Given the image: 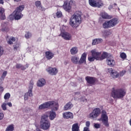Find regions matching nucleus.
Returning a JSON list of instances; mask_svg holds the SVG:
<instances>
[{
	"mask_svg": "<svg viewBox=\"0 0 131 131\" xmlns=\"http://www.w3.org/2000/svg\"><path fill=\"white\" fill-rule=\"evenodd\" d=\"M13 48H14V50H15V51H17V50H18V49L20 48V45L18 43L15 44L13 46Z\"/></svg>",
	"mask_w": 131,
	"mask_h": 131,
	"instance_id": "obj_43",
	"label": "nucleus"
},
{
	"mask_svg": "<svg viewBox=\"0 0 131 131\" xmlns=\"http://www.w3.org/2000/svg\"><path fill=\"white\" fill-rule=\"evenodd\" d=\"M99 120H101L105 126H109V123H108V116H107V113H106V111L104 110L101 112V117Z\"/></svg>",
	"mask_w": 131,
	"mask_h": 131,
	"instance_id": "obj_7",
	"label": "nucleus"
},
{
	"mask_svg": "<svg viewBox=\"0 0 131 131\" xmlns=\"http://www.w3.org/2000/svg\"><path fill=\"white\" fill-rule=\"evenodd\" d=\"M46 71L48 72L50 75H57L58 74V69L56 68H48L46 69Z\"/></svg>",
	"mask_w": 131,
	"mask_h": 131,
	"instance_id": "obj_14",
	"label": "nucleus"
},
{
	"mask_svg": "<svg viewBox=\"0 0 131 131\" xmlns=\"http://www.w3.org/2000/svg\"><path fill=\"white\" fill-rule=\"evenodd\" d=\"M81 12L76 11L70 19V25L73 28H77L81 24Z\"/></svg>",
	"mask_w": 131,
	"mask_h": 131,
	"instance_id": "obj_2",
	"label": "nucleus"
},
{
	"mask_svg": "<svg viewBox=\"0 0 131 131\" xmlns=\"http://www.w3.org/2000/svg\"><path fill=\"white\" fill-rule=\"evenodd\" d=\"M75 97H79V96H80V92H78L75 93Z\"/></svg>",
	"mask_w": 131,
	"mask_h": 131,
	"instance_id": "obj_54",
	"label": "nucleus"
},
{
	"mask_svg": "<svg viewBox=\"0 0 131 131\" xmlns=\"http://www.w3.org/2000/svg\"><path fill=\"white\" fill-rule=\"evenodd\" d=\"M94 126L95 128H100V127H101V125H100V124L96 123L94 124Z\"/></svg>",
	"mask_w": 131,
	"mask_h": 131,
	"instance_id": "obj_53",
	"label": "nucleus"
},
{
	"mask_svg": "<svg viewBox=\"0 0 131 131\" xmlns=\"http://www.w3.org/2000/svg\"><path fill=\"white\" fill-rule=\"evenodd\" d=\"M68 4L71 6V8L75 5V2L73 0H71L69 2H68Z\"/></svg>",
	"mask_w": 131,
	"mask_h": 131,
	"instance_id": "obj_42",
	"label": "nucleus"
},
{
	"mask_svg": "<svg viewBox=\"0 0 131 131\" xmlns=\"http://www.w3.org/2000/svg\"><path fill=\"white\" fill-rule=\"evenodd\" d=\"M24 111V112H26V113H30V111H31V109L29 107H26Z\"/></svg>",
	"mask_w": 131,
	"mask_h": 131,
	"instance_id": "obj_47",
	"label": "nucleus"
},
{
	"mask_svg": "<svg viewBox=\"0 0 131 131\" xmlns=\"http://www.w3.org/2000/svg\"><path fill=\"white\" fill-rule=\"evenodd\" d=\"M85 60H86V53H84L82 54L81 57L79 60V64H82V63H85Z\"/></svg>",
	"mask_w": 131,
	"mask_h": 131,
	"instance_id": "obj_21",
	"label": "nucleus"
},
{
	"mask_svg": "<svg viewBox=\"0 0 131 131\" xmlns=\"http://www.w3.org/2000/svg\"><path fill=\"white\" fill-rule=\"evenodd\" d=\"M0 4L4 5V0H0Z\"/></svg>",
	"mask_w": 131,
	"mask_h": 131,
	"instance_id": "obj_57",
	"label": "nucleus"
},
{
	"mask_svg": "<svg viewBox=\"0 0 131 131\" xmlns=\"http://www.w3.org/2000/svg\"><path fill=\"white\" fill-rule=\"evenodd\" d=\"M62 116L63 118H65L66 119H69V118L73 119V114H72L71 112H66L63 114Z\"/></svg>",
	"mask_w": 131,
	"mask_h": 131,
	"instance_id": "obj_15",
	"label": "nucleus"
},
{
	"mask_svg": "<svg viewBox=\"0 0 131 131\" xmlns=\"http://www.w3.org/2000/svg\"><path fill=\"white\" fill-rule=\"evenodd\" d=\"M11 98V94L9 93H6L4 95L5 100H9Z\"/></svg>",
	"mask_w": 131,
	"mask_h": 131,
	"instance_id": "obj_39",
	"label": "nucleus"
},
{
	"mask_svg": "<svg viewBox=\"0 0 131 131\" xmlns=\"http://www.w3.org/2000/svg\"><path fill=\"white\" fill-rule=\"evenodd\" d=\"M102 34L104 37H107V36H108V35H110V34H111V32L107 31H104L102 32Z\"/></svg>",
	"mask_w": 131,
	"mask_h": 131,
	"instance_id": "obj_37",
	"label": "nucleus"
},
{
	"mask_svg": "<svg viewBox=\"0 0 131 131\" xmlns=\"http://www.w3.org/2000/svg\"><path fill=\"white\" fill-rule=\"evenodd\" d=\"M71 55H76V54L78 52V49L77 47H73L70 50Z\"/></svg>",
	"mask_w": 131,
	"mask_h": 131,
	"instance_id": "obj_28",
	"label": "nucleus"
},
{
	"mask_svg": "<svg viewBox=\"0 0 131 131\" xmlns=\"http://www.w3.org/2000/svg\"><path fill=\"white\" fill-rule=\"evenodd\" d=\"M24 5H20L15 10V11L9 16L10 20H20L21 18L23 17L22 14V11L24 10Z\"/></svg>",
	"mask_w": 131,
	"mask_h": 131,
	"instance_id": "obj_3",
	"label": "nucleus"
},
{
	"mask_svg": "<svg viewBox=\"0 0 131 131\" xmlns=\"http://www.w3.org/2000/svg\"><path fill=\"white\" fill-rule=\"evenodd\" d=\"M85 125H86V127H88V128H90V125H91V122H90V121H86L85 122Z\"/></svg>",
	"mask_w": 131,
	"mask_h": 131,
	"instance_id": "obj_51",
	"label": "nucleus"
},
{
	"mask_svg": "<svg viewBox=\"0 0 131 131\" xmlns=\"http://www.w3.org/2000/svg\"><path fill=\"white\" fill-rule=\"evenodd\" d=\"M4 54V49L2 46H0V57H2L3 56V54Z\"/></svg>",
	"mask_w": 131,
	"mask_h": 131,
	"instance_id": "obj_49",
	"label": "nucleus"
},
{
	"mask_svg": "<svg viewBox=\"0 0 131 131\" xmlns=\"http://www.w3.org/2000/svg\"><path fill=\"white\" fill-rule=\"evenodd\" d=\"M56 16L57 18H61L62 16V12L61 11H57L56 13H54L53 17L56 18Z\"/></svg>",
	"mask_w": 131,
	"mask_h": 131,
	"instance_id": "obj_33",
	"label": "nucleus"
},
{
	"mask_svg": "<svg viewBox=\"0 0 131 131\" xmlns=\"http://www.w3.org/2000/svg\"><path fill=\"white\" fill-rule=\"evenodd\" d=\"M118 10H120V9H119V8H118Z\"/></svg>",
	"mask_w": 131,
	"mask_h": 131,
	"instance_id": "obj_64",
	"label": "nucleus"
},
{
	"mask_svg": "<svg viewBox=\"0 0 131 131\" xmlns=\"http://www.w3.org/2000/svg\"><path fill=\"white\" fill-rule=\"evenodd\" d=\"M108 56H109V55H108V53L107 52H103L101 56H100L99 61L104 60V59H106V58H107Z\"/></svg>",
	"mask_w": 131,
	"mask_h": 131,
	"instance_id": "obj_31",
	"label": "nucleus"
},
{
	"mask_svg": "<svg viewBox=\"0 0 131 131\" xmlns=\"http://www.w3.org/2000/svg\"><path fill=\"white\" fill-rule=\"evenodd\" d=\"M103 28H104V29H107L108 28H111L110 24L109 23V21H105V23H103Z\"/></svg>",
	"mask_w": 131,
	"mask_h": 131,
	"instance_id": "obj_32",
	"label": "nucleus"
},
{
	"mask_svg": "<svg viewBox=\"0 0 131 131\" xmlns=\"http://www.w3.org/2000/svg\"><path fill=\"white\" fill-rule=\"evenodd\" d=\"M6 104L8 105V106H9V107H12L13 106L11 102H8L6 103Z\"/></svg>",
	"mask_w": 131,
	"mask_h": 131,
	"instance_id": "obj_56",
	"label": "nucleus"
},
{
	"mask_svg": "<svg viewBox=\"0 0 131 131\" xmlns=\"http://www.w3.org/2000/svg\"><path fill=\"white\" fill-rule=\"evenodd\" d=\"M31 36H32V35L31 34V33H30V32H27L25 34V37L27 39H28V38H30V37H31Z\"/></svg>",
	"mask_w": 131,
	"mask_h": 131,
	"instance_id": "obj_41",
	"label": "nucleus"
},
{
	"mask_svg": "<svg viewBox=\"0 0 131 131\" xmlns=\"http://www.w3.org/2000/svg\"><path fill=\"white\" fill-rule=\"evenodd\" d=\"M35 5L37 8H38L39 9L41 8V3H40V1H36L35 3Z\"/></svg>",
	"mask_w": 131,
	"mask_h": 131,
	"instance_id": "obj_40",
	"label": "nucleus"
},
{
	"mask_svg": "<svg viewBox=\"0 0 131 131\" xmlns=\"http://www.w3.org/2000/svg\"><path fill=\"white\" fill-rule=\"evenodd\" d=\"M63 8L67 12H70L71 10V6H70L68 4V1H66L64 2V4L63 5Z\"/></svg>",
	"mask_w": 131,
	"mask_h": 131,
	"instance_id": "obj_17",
	"label": "nucleus"
},
{
	"mask_svg": "<svg viewBox=\"0 0 131 131\" xmlns=\"http://www.w3.org/2000/svg\"><path fill=\"white\" fill-rule=\"evenodd\" d=\"M28 67L29 66L27 64L25 66L21 64V68L20 69H21V70H25L27 69V68H28Z\"/></svg>",
	"mask_w": 131,
	"mask_h": 131,
	"instance_id": "obj_48",
	"label": "nucleus"
},
{
	"mask_svg": "<svg viewBox=\"0 0 131 131\" xmlns=\"http://www.w3.org/2000/svg\"><path fill=\"white\" fill-rule=\"evenodd\" d=\"M15 41H16V38L15 37H11L7 41V43L8 45H13Z\"/></svg>",
	"mask_w": 131,
	"mask_h": 131,
	"instance_id": "obj_30",
	"label": "nucleus"
},
{
	"mask_svg": "<svg viewBox=\"0 0 131 131\" xmlns=\"http://www.w3.org/2000/svg\"><path fill=\"white\" fill-rule=\"evenodd\" d=\"M72 131H80L79 124L78 123L73 124L72 127Z\"/></svg>",
	"mask_w": 131,
	"mask_h": 131,
	"instance_id": "obj_26",
	"label": "nucleus"
},
{
	"mask_svg": "<svg viewBox=\"0 0 131 131\" xmlns=\"http://www.w3.org/2000/svg\"><path fill=\"white\" fill-rule=\"evenodd\" d=\"M48 118L49 116L47 114L43 115L41 117L40 127L41 128L44 130L49 129L50 126H51V123H50Z\"/></svg>",
	"mask_w": 131,
	"mask_h": 131,
	"instance_id": "obj_5",
	"label": "nucleus"
},
{
	"mask_svg": "<svg viewBox=\"0 0 131 131\" xmlns=\"http://www.w3.org/2000/svg\"><path fill=\"white\" fill-rule=\"evenodd\" d=\"M89 5L91 7L100 8L104 4H103V1L101 0H89Z\"/></svg>",
	"mask_w": 131,
	"mask_h": 131,
	"instance_id": "obj_8",
	"label": "nucleus"
},
{
	"mask_svg": "<svg viewBox=\"0 0 131 131\" xmlns=\"http://www.w3.org/2000/svg\"><path fill=\"white\" fill-rule=\"evenodd\" d=\"M33 94H32V90H29L28 93H26L25 96H24V99L25 101L27 100H28L29 97H32Z\"/></svg>",
	"mask_w": 131,
	"mask_h": 131,
	"instance_id": "obj_25",
	"label": "nucleus"
},
{
	"mask_svg": "<svg viewBox=\"0 0 131 131\" xmlns=\"http://www.w3.org/2000/svg\"><path fill=\"white\" fill-rule=\"evenodd\" d=\"M115 6H116V4H114Z\"/></svg>",
	"mask_w": 131,
	"mask_h": 131,
	"instance_id": "obj_63",
	"label": "nucleus"
},
{
	"mask_svg": "<svg viewBox=\"0 0 131 131\" xmlns=\"http://www.w3.org/2000/svg\"><path fill=\"white\" fill-rule=\"evenodd\" d=\"M71 60L73 64H78L79 62V57L76 56H73L71 57Z\"/></svg>",
	"mask_w": 131,
	"mask_h": 131,
	"instance_id": "obj_22",
	"label": "nucleus"
},
{
	"mask_svg": "<svg viewBox=\"0 0 131 131\" xmlns=\"http://www.w3.org/2000/svg\"><path fill=\"white\" fill-rule=\"evenodd\" d=\"M59 36H61L66 40H71L72 38L71 34L67 32H61Z\"/></svg>",
	"mask_w": 131,
	"mask_h": 131,
	"instance_id": "obj_11",
	"label": "nucleus"
},
{
	"mask_svg": "<svg viewBox=\"0 0 131 131\" xmlns=\"http://www.w3.org/2000/svg\"><path fill=\"white\" fill-rule=\"evenodd\" d=\"M73 107V104L71 103V102H69L66 104V105L64 106V110L67 111V110H70L72 107Z\"/></svg>",
	"mask_w": 131,
	"mask_h": 131,
	"instance_id": "obj_23",
	"label": "nucleus"
},
{
	"mask_svg": "<svg viewBox=\"0 0 131 131\" xmlns=\"http://www.w3.org/2000/svg\"><path fill=\"white\" fill-rule=\"evenodd\" d=\"M114 131H120L119 130L115 129Z\"/></svg>",
	"mask_w": 131,
	"mask_h": 131,
	"instance_id": "obj_61",
	"label": "nucleus"
},
{
	"mask_svg": "<svg viewBox=\"0 0 131 131\" xmlns=\"http://www.w3.org/2000/svg\"><path fill=\"white\" fill-rule=\"evenodd\" d=\"M100 15L103 19H110L111 18L106 12H102Z\"/></svg>",
	"mask_w": 131,
	"mask_h": 131,
	"instance_id": "obj_29",
	"label": "nucleus"
},
{
	"mask_svg": "<svg viewBox=\"0 0 131 131\" xmlns=\"http://www.w3.org/2000/svg\"><path fill=\"white\" fill-rule=\"evenodd\" d=\"M108 23H110V26L111 27H114L115 25L118 24V19L117 18H113L112 19H111L110 20H108Z\"/></svg>",
	"mask_w": 131,
	"mask_h": 131,
	"instance_id": "obj_18",
	"label": "nucleus"
},
{
	"mask_svg": "<svg viewBox=\"0 0 131 131\" xmlns=\"http://www.w3.org/2000/svg\"><path fill=\"white\" fill-rule=\"evenodd\" d=\"M106 64L111 67H113L115 66L114 57H113L111 55H108V57L106 58Z\"/></svg>",
	"mask_w": 131,
	"mask_h": 131,
	"instance_id": "obj_10",
	"label": "nucleus"
},
{
	"mask_svg": "<svg viewBox=\"0 0 131 131\" xmlns=\"http://www.w3.org/2000/svg\"><path fill=\"white\" fill-rule=\"evenodd\" d=\"M125 70H123L121 72H120L119 73V77H121L122 76H123V75H124L125 74Z\"/></svg>",
	"mask_w": 131,
	"mask_h": 131,
	"instance_id": "obj_44",
	"label": "nucleus"
},
{
	"mask_svg": "<svg viewBox=\"0 0 131 131\" xmlns=\"http://www.w3.org/2000/svg\"><path fill=\"white\" fill-rule=\"evenodd\" d=\"M0 18L2 20L6 19V15H5V9L2 7L0 8Z\"/></svg>",
	"mask_w": 131,
	"mask_h": 131,
	"instance_id": "obj_24",
	"label": "nucleus"
},
{
	"mask_svg": "<svg viewBox=\"0 0 131 131\" xmlns=\"http://www.w3.org/2000/svg\"><path fill=\"white\" fill-rule=\"evenodd\" d=\"M16 68H17V69H21V67H22V64L19 63V64H17L15 66Z\"/></svg>",
	"mask_w": 131,
	"mask_h": 131,
	"instance_id": "obj_52",
	"label": "nucleus"
},
{
	"mask_svg": "<svg viewBox=\"0 0 131 131\" xmlns=\"http://www.w3.org/2000/svg\"><path fill=\"white\" fill-rule=\"evenodd\" d=\"M29 91H32V89H33V82H31L29 85Z\"/></svg>",
	"mask_w": 131,
	"mask_h": 131,
	"instance_id": "obj_45",
	"label": "nucleus"
},
{
	"mask_svg": "<svg viewBox=\"0 0 131 131\" xmlns=\"http://www.w3.org/2000/svg\"><path fill=\"white\" fill-rule=\"evenodd\" d=\"M3 102L2 104L1 105V108L2 110H4V111H6L7 110V102Z\"/></svg>",
	"mask_w": 131,
	"mask_h": 131,
	"instance_id": "obj_36",
	"label": "nucleus"
},
{
	"mask_svg": "<svg viewBox=\"0 0 131 131\" xmlns=\"http://www.w3.org/2000/svg\"><path fill=\"white\" fill-rule=\"evenodd\" d=\"M45 84H46V80L43 78L39 79L37 82V85L39 88H41L43 86V85H45Z\"/></svg>",
	"mask_w": 131,
	"mask_h": 131,
	"instance_id": "obj_20",
	"label": "nucleus"
},
{
	"mask_svg": "<svg viewBox=\"0 0 131 131\" xmlns=\"http://www.w3.org/2000/svg\"><path fill=\"white\" fill-rule=\"evenodd\" d=\"M14 2H16L17 3L19 2H21V0H14Z\"/></svg>",
	"mask_w": 131,
	"mask_h": 131,
	"instance_id": "obj_59",
	"label": "nucleus"
},
{
	"mask_svg": "<svg viewBox=\"0 0 131 131\" xmlns=\"http://www.w3.org/2000/svg\"><path fill=\"white\" fill-rule=\"evenodd\" d=\"M41 40V38H39L38 39V41H40Z\"/></svg>",
	"mask_w": 131,
	"mask_h": 131,
	"instance_id": "obj_60",
	"label": "nucleus"
},
{
	"mask_svg": "<svg viewBox=\"0 0 131 131\" xmlns=\"http://www.w3.org/2000/svg\"><path fill=\"white\" fill-rule=\"evenodd\" d=\"M92 56H89L88 60L90 62H93L95 60H100V57L101 56V52H98L96 49L93 50L91 51Z\"/></svg>",
	"mask_w": 131,
	"mask_h": 131,
	"instance_id": "obj_6",
	"label": "nucleus"
},
{
	"mask_svg": "<svg viewBox=\"0 0 131 131\" xmlns=\"http://www.w3.org/2000/svg\"><path fill=\"white\" fill-rule=\"evenodd\" d=\"M45 57L47 60H51L54 58V53L50 51H47L45 53Z\"/></svg>",
	"mask_w": 131,
	"mask_h": 131,
	"instance_id": "obj_19",
	"label": "nucleus"
},
{
	"mask_svg": "<svg viewBox=\"0 0 131 131\" xmlns=\"http://www.w3.org/2000/svg\"><path fill=\"white\" fill-rule=\"evenodd\" d=\"M14 124H12L7 127L6 131H14Z\"/></svg>",
	"mask_w": 131,
	"mask_h": 131,
	"instance_id": "obj_34",
	"label": "nucleus"
},
{
	"mask_svg": "<svg viewBox=\"0 0 131 131\" xmlns=\"http://www.w3.org/2000/svg\"><path fill=\"white\" fill-rule=\"evenodd\" d=\"M6 1L8 2V1H10V0H6Z\"/></svg>",
	"mask_w": 131,
	"mask_h": 131,
	"instance_id": "obj_62",
	"label": "nucleus"
},
{
	"mask_svg": "<svg viewBox=\"0 0 131 131\" xmlns=\"http://www.w3.org/2000/svg\"><path fill=\"white\" fill-rule=\"evenodd\" d=\"M85 80L89 84H94L96 82V78L90 76L86 77Z\"/></svg>",
	"mask_w": 131,
	"mask_h": 131,
	"instance_id": "obj_16",
	"label": "nucleus"
},
{
	"mask_svg": "<svg viewBox=\"0 0 131 131\" xmlns=\"http://www.w3.org/2000/svg\"><path fill=\"white\" fill-rule=\"evenodd\" d=\"M58 107L59 104L57 102L55 101H49L40 105L38 107V109L39 110H43V109L52 108V110L47 112V113L49 114L48 116L49 119H50V120H54L57 117V114H56V112L54 111H58Z\"/></svg>",
	"mask_w": 131,
	"mask_h": 131,
	"instance_id": "obj_1",
	"label": "nucleus"
},
{
	"mask_svg": "<svg viewBox=\"0 0 131 131\" xmlns=\"http://www.w3.org/2000/svg\"><path fill=\"white\" fill-rule=\"evenodd\" d=\"M125 94L126 92L123 89L113 88L111 96L114 99H122L125 96Z\"/></svg>",
	"mask_w": 131,
	"mask_h": 131,
	"instance_id": "obj_4",
	"label": "nucleus"
},
{
	"mask_svg": "<svg viewBox=\"0 0 131 131\" xmlns=\"http://www.w3.org/2000/svg\"><path fill=\"white\" fill-rule=\"evenodd\" d=\"M40 9H41V11H45L46 10V9H45V8H42V7H41V6L40 8Z\"/></svg>",
	"mask_w": 131,
	"mask_h": 131,
	"instance_id": "obj_58",
	"label": "nucleus"
},
{
	"mask_svg": "<svg viewBox=\"0 0 131 131\" xmlns=\"http://www.w3.org/2000/svg\"><path fill=\"white\" fill-rule=\"evenodd\" d=\"M2 84H3V82L0 81V93H3L4 92V87L2 86Z\"/></svg>",
	"mask_w": 131,
	"mask_h": 131,
	"instance_id": "obj_46",
	"label": "nucleus"
},
{
	"mask_svg": "<svg viewBox=\"0 0 131 131\" xmlns=\"http://www.w3.org/2000/svg\"><path fill=\"white\" fill-rule=\"evenodd\" d=\"M79 100L80 102H86V99L84 97H81Z\"/></svg>",
	"mask_w": 131,
	"mask_h": 131,
	"instance_id": "obj_50",
	"label": "nucleus"
},
{
	"mask_svg": "<svg viewBox=\"0 0 131 131\" xmlns=\"http://www.w3.org/2000/svg\"><path fill=\"white\" fill-rule=\"evenodd\" d=\"M120 58L123 59V60H125L126 59V54L124 52L121 53L120 54Z\"/></svg>",
	"mask_w": 131,
	"mask_h": 131,
	"instance_id": "obj_38",
	"label": "nucleus"
},
{
	"mask_svg": "<svg viewBox=\"0 0 131 131\" xmlns=\"http://www.w3.org/2000/svg\"><path fill=\"white\" fill-rule=\"evenodd\" d=\"M4 115L3 113H0V120H2L4 118Z\"/></svg>",
	"mask_w": 131,
	"mask_h": 131,
	"instance_id": "obj_55",
	"label": "nucleus"
},
{
	"mask_svg": "<svg viewBox=\"0 0 131 131\" xmlns=\"http://www.w3.org/2000/svg\"><path fill=\"white\" fill-rule=\"evenodd\" d=\"M7 74H8V72L7 71H4L1 77L0 78V81H2L3 82L4 79H5V78H6V76H7Z\"/></svg>",
	"mask_w": 131,
	"mask_h": 131,
	"instance_id": "obj_35",
	"label": "nucleus"
},
{
	"mask_svg": "<svg viewBox=\"0 0 131 131\" xmlns=\"http://www.w3.org/2000/svg\"><path fill=\"white\" fill-rule=\"evenodd\" d=\"M101 113V110L99 108H95L93 112L89 115V118L91 119H95L97 118Z\"/></svg>",
	"mask_w": 131,
	"mask_h": 131,
	"instance_id": "obj_9",
	"label": "nucleus"
},
{
	"mask_svg": "<svg viewBox=\"0 0 131 131\" xmlns=\"http://www.w3.org/2000/svg\"><path fill=\"white\" fill-rule=\"evenodd\" d=\"M1 31L2 32H5L7 33V32L10 31V28H9V23H3L1 25Z\"/></svg>",
	"mask_w": 131,
	"mask_h": 131,
	"instance_id": "obj_13",
	"label": "nucleus"
},
{
	"mask_svg": "<svg viewBox=\"0 0 131 131\" xmlns=\"http://www.w3.org/2000/svg\"><path fill=\"white\" fill-rule=\"evenodd\" d=\"M102 41H103V39L102 38L94 39L93 40L92 45L93 46H95V45H98V43H101Z\"/></svg>",
	"mask_w": 131,
	"mask_h": 131,
	"instance_id": "obj_27",
	"label": "nucleus"
},
{
	"mask_svg": "<svg viewBox=\"0 0 131 131\" xmlns=\"http://www.w3.org/2000/svg\"><path fill=\"white\" fill-rule=\"evenodd\" d=\"M108 72L113 78H118V77H119V73L112 68L108 69Z\"/></svg>",
	"mask_w": 131,
	"mask_h": 131,
	"instance_id": "obj_12",
	"label": "nucleus"
}]
</instances>
